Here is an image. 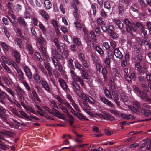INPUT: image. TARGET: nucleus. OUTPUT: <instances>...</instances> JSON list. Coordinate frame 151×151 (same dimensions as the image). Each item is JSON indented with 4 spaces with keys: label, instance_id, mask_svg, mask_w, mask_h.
Segmentation results:
<instances>
[{
    "label": "nucleus",
    "instance_id": "2eb2a0df",
    "mask_svg": "<svg viewBox=\"0 0 151 151\" xmlns=\"http://www.w3.org/2000/svg\"><path fill=\"white\" fill-rule=\"evenodd\" d=\"M113 21L119 29H122L123 28V24L121 23L120 20L117 19H114L113 20Z\"/></svg>",
    "mask_w": 151,
    "mask_h": 151
},
{
    "label": "nucleus",
    "instance_id": "de8ad7c7",
    "mask_svg": "<svg viewBox=\"0 0 151 151\" xmlns=\"http://www.w3.org/2000/svg\"><path fill=\"white\" fill-rule=\"evenodd\" d=\"M74 24L76 28L79 30H81L82 29V27L80 23L78 22H76Z\"/></svg>",
    "mask_w": 151,
    "mask_h": 151
},
{
    "label": "nucleus",
    "instance_id": "a19ab883",
    "mask_svg": "<svg viewBox=\"0 0 151 151\" xmlns=\"http://www.w3.org/2000/svg\"><path fill=\"white\" fill-rule=\"evenodd\" d=\"M75 66L76 68L77 69H78L79 70H82L83 67L78 62H76L75 63Z\"/></svg>",
    "mask_w": 151,
    "mask_h": 151
},
{
    "label": "nucleus",
    "instance_id": "7c9ffc66",
    "mask_svg": "<svg viewBox=\"0 0 151 151\" xmlns=\"http://www.w3.org/2000/svg\"><path fill=\"white\" fill-rule=\"evenodd\" d=\"M102 73L104 78V80L105 81L106 80L107 78V71L105 67H104L102 68Z\"/></svg>",
    "mask_w": 151,
    "mask_h": 151
},
{
    "label": "nucleus",
    "instance_id": "f03ea898",
    "mask_svg": "<svg viewBox=\"0 0 151 151\" xmlns=\"http://www.w3.org/2000/svg\"><path fill=\"white\" fill-rule=\"evenodd\" d=\"M92 76V73L90 70L88 69L86 70H82L81 76L83 79H88L89 77L91 76Z\"/></svg>",
    "mask_w": 151,
    "mask_h": 151
},
{
    "label": "nucleus",
    "instance_id": "69168bd1",
    "mask_svg": "<svg viewBox=\"0 0 151 151\" xmlns=\"http://www.w3.org/2000/svg\"><path fill=\"white\" fill-rule=\"evenodd\" d=\"M39 50L43 55H45L46 53V52L45 49V48L42 47H40L39 48Z\"/></svg>",
    "mask_w": 151,
    "mask_h": 151
},
{
    "label": "nucleus",
    "instance_id": "a211bd4d",
    "mask_svg": "<svg viewBox=\"0 0 151 151\" xmlns=\"http://www.w3.org/2000/svg\"><path fill=\"white\" fill-rule=\"evenodd\" d=\"M150 141V139H145L141 141L142 143L141 145L140 146V147L142 148L145 147L148 143Z\"/></svg>",
    "mask_w": 151,
    "mask_h": 151
},
{
    "label": "nucleus",
    "instance_id": "6e6d98bb",
    "mask_svg": "<svg viewBox=\"0 0 151 151\" xmlns=\"http://www.w3.org/2000/svg\"><path fill=\"white\" fill-rule=\"evenodd\" d=\"M96 66L97 71L100 72L102 67L101 65L99 63H97L96 64Z\"/></svg>",
    "mask_w": 151,
    "mask_h": 151
},
{
    "label": "nucleus",
    "instance_id": "603ef678",
    "mask_svg": "<svg viewBox=\"0 0 151 151\" xmlns=\"http://www.w3.org/2000/svg\"><path fill=\"white\" fill-rule=\"evenodd\" d=\"M37 42L40 44L42 45L43 44V43L45 42V40L44 38L42 37L41 38H39L37 39Z\"/></svg>",
    "mask_w": 151,
    "mask_h": 151
},
{
    "label": "nucleus",
    "instance_id": "a18cd8bd",
    "mask_svg": "<svg viewBox=\"0 0 151 151\" xmlns=\"http://www.w3.org/2000/svg\"><path fill=\"white\" fill-rule=\"evenodd\" d=\"M59 106L60 108L63 111V112L66 113L67 115L68 114H69L67 109L65 107L60 104L59 105Z\"/></svg>",
    "mask_w": 151,
    "mask_h": 151
},
{
    "label": "nucleus",
    "instance_id": "aec40b11",
    "mask_svg": "<svg viewBox=\"0 0 151 151\" xmlns=\"http://www.w3.org/2000/svg\"><path fill=\"white\" fill-rule=\"evenodd\" d=\"M71 84L73 86V88L76 91H78L80 89V86L78 83L74 81L72 82Z\"/></svg>",
    "mask_w": 151,
    "mask_h": 151
},
{
    "label": "nucleus",
    "instance_id": "ea45409f",
    "mask_svg": "<svg viewBox=\"0 0 151 151\" xmlns=\"http://www.w3.org/2000/svg\"><path fill=\"white\" fill-rule=\"evenodd\" d=\"M26 47L29 50V53L31 54H32L33 52V50L32 47L31 45L29 44H27Z\"/></svg>",
    "mask_w": 151,
    "mask_h": 151
},
{
    "label": "nucleus",
    "instance_id": "6e6552de",
    "mask_svg": "<svg viewBox=\"0 0 151 151\" xmlns=\"http://www.w3.org/2000/svg\"><path fill=\"white\" fill-rule=\"evenodd\" d=\"M121 116L122 118L126 119H134L135 118V117L134 116L128 114L122 113L121 114Z\"/></svg>",
    "mask_w": 151,
    "mask_h": 151
},
{
    "label": "nucleus",
    "instance_id": "473e14b6",
    "mask_svg": "<svg viewBox=\"0 0 151 151\" xmlns=\"http://www.w3.org/2000/svg\"><path fill=\"white\" fill-rule=\"evenodd\" d=\"M105 96L109 99H112V96L109 91L107 89H105L104 91Z\"/></svg>",
    "mask_w": 151,
    "mask_h": 151
},
{
    "label": "nucleus",
    "instance_id": "c03bdc74",
    "mask_svg": "<svg viewBox=\"0 0 151 151\" xmlns=\"http://www.w3.org/2000/svg\"><path fill=\"white\" fill-rule=\"evenodd\" d=\"M39 67L42 71V72L44 73V74L46 75H48L47 72V71L45 70L44 67L41 64H40L39 65Z\"/></svg>",
    "mask_w": 151,
    "mask_h": 151
},
{
    "label": "nucleus",
    "instance_id": "f3484780",
    "mask_svg": "<svg viewBox=\"0 0 151 151\" xmlns=\"http://www.w3.org/2000/svg\"><path fill=\"white\" fill-rule=\"evenodd\" d=\"M45 7L46 9H49L52 7V5L49 0H45L44 1Z\"/></svg>",
    "mask_w": 151,
    "mask_h": 151
},
{
    "label": "nucleus",
    "instance_id": "3c124183",
    "mask_svg": "<svg viewBox=\"0 0 151 151\" xmlns=\"http://www.w3.org/2000/svg\"><path fill=\"white\" fill-rule=\"evenodd\" d=\"M32 93L34 96L35 98L39 102H40L41 101L40 99L39 98L36 92L35 91H32Z\"/></svg>",
    "mask_w": 151,
    "mask_h": 151
},
{
    "label": "nucleus",
    "instance_id": "e433bc0d",
    "mask_svg": "<svg viewBox=\"0 0 151 151\" xmlns=\"http://www.w3.org/2000/svg\"><path fill=\"white\" fill-rule=\"evenodd\" d=\"M25 109L26 110L27 113H29L32 112L34 114H36L35 111L32 108L29 106H27L25 108Z\"/></svg>",
    "mask_w": 151,
    "mask_h": 151
},
{
    "label": "nucleus",
    "instance_id": "2f4dec72",
    "mask_svg": "<svg viewBox=\"0 0 151 151\" xmlns=\"http://www.w3.org/2000/svg\"><path fill=\"white\" fill-rule=\"evenodd\" d=\"M1 59L3 61L9 65H11V63L9 59L6 56L4 55L1 56Z\"/></svg>",
    "mask_w": 151,
    "mask_h": 151
},
{
    "label": "nucleus",
    "instance_id": "bb28decb",
    "mask_svg": "<svg viewBox=\"0 0 151 151\" xmlns=\"http://www.w3.org/2000/svg\"><path fill=\"white\" fill-rule=\"evenodd\" d=\"M16 70L20 78L22 79H24V76L22 70L19 68H18Z\"/></svg>",
    "mask_w": 151,
    "mask_h": 151
},
{
    "label": "nucleus",
    "instance_id": "0eeeda50",
    "mask_svg": "<svg viewBox=\"0 0 151 151\" xmlns=\"http://www.w3.org/2000/svg\"><path fill=\"white\" fill-rule=\"evenodd\" d=\"M114 53L115 56L117 58L121 59L123 57L122 53L118 48H116L114 49Z\"/></svg>",
    "mask_w": 151,
    "mask_h": 151
},
{
    "label": "nucleus",
    "instance_id": "864d4df0",
    "mask_svg": "<svg viewBox=\"0 0 151 151\" xmlns=\"http://www.w3.org/2000/svg\"><path fill=\"white\" fill-rule=\"evenodd\" d=\"M7 6L10 11L13 12L14 6L12 4L8 3L7 4Z\"/></svg>",
    "mask_w": 151,
    "mask_h": 151
},
{
    "label": "nucleus",
    "instance_id": "4c0bfd02",
    "mask_svg": "<svg viewBox=\"0 0 151 151\" xmlns=\"http://www.w3.org/2000/svg\"><path fill=\"white\" fill-rule=\"evenodd\" d=\"M2 79L4 82V83L7 85L9 86L10 85L11 83L10 81L6 76H4L2 77Z\"/></svg>",
    "mask_w": 151,
    "mask_h": 151
},
{
    "label": "nucleus",
    "instance_id": "ddd939ff",
    "mask_svg": "<svg viewBox=\"0 0 151 151\" xmlns=\"http://www.w3.org/2000/svg\"><path fill=\"white\" fill-rule=\"evenodd\" d=\"M13 53L15 58L16 61L17 63H19L20 60V54L17 51L15 50L14 51Z\"/></svg>",
    "mask_w": 151,
    "mask_h": 151
},
{
    "label": "nucleus",
    "instance_id": "5701e85b",
    "mask_svg": "<svg viewBox=\"0 0 151 151\" xmlns=\"http://www.w3.org/2000/svg\"><path fill=\"white\" fill-rule=\"evenodd\" d=\"M95 49L97 52L100 55L102 56L104 53V52L102 49L99 46H96L95 47Z\"/></svg>",
    "mask_w": 151,
    "mask_h": 151
},
{
    "label": "nucleus",
    "instance_id": "9d476101",
    "mask_svg": "<svg viewBox=\"0 0 151 151\" xmlns=\"http://www.w3.org/2000/svg\"><path fill=\"white\" fill-rule=\"evenodd\" d=\"M104 119L106 120H113L114 119V118L109 114L106 112L103 113Z\"/></svg>",
    "mask_w": 151,
    "mask_h": 151
},
{
    "label": "nucleus",
    "instance_id": "72a5a7b5",
    "mask_svg": "<svg viewBox=\"0 0 151 151\" xmlns=\"http://www.w3.org/2000/svg\"><path fill=\"white\" fill-rule=\"evenodd\" d=\"M81 95L82 98L85 101H87L88 99H89V97L90 96L88 95H86L83 93H81Z\"/></svg>",
    "mask_w": 151,
    "mask_h": 151
},
{
    "label": "nucleus",
    "instance_id": "20e7f679",
    "mask_svg": "<svg viewBox=\"0 0 151 151\" xmlns=\"http://www.w3.org/2000/svg\"><path fill=\"white\" fill-rule=\"evenodd\" d=\"M4 110L3 107L0 106V117L6 123L9 124L11 127H13V124L8 123L6 121V119L4 116Z\"/></svg>",
    "mask_w": 151,
    "mask_h": 151
},
{
    "label": "nucleus",
    "instance_id": "dca6fc26",
    "mask_svg": "<svg viewBox=\"0 0 151 151\" xmlns=\"http://www.w3.org/2000/svg\"><path fill=\"white\" fill-rule=\"evenodd\" d=\"M22 83L25 88V89L28 92H29L31 91V88L29 86L28 83L25 81H22Z\"/></svg>",
    "mask_w": 151,
    "mask_h": 151
},
{
    "label": "nucleus",
    "instance_id": "5fc2aeb1",
    "mask_svg": "<svg viewBox=\"0 0 151 151\" xmlns=\"http://www.w3.org/2000/svg\"><path fill=\"white\" fill-rule=\"evenodd\" d=\"M142 88L145 91H148L149 88L148 86L144 83H142L141 85Z\"/></svg>",
    "mask_w": 151,
    "mask_h": 151
},
{
    "label": "nucleus",
    "instance_id": "49530a36",
    "mask_svg": "<svg viewBox=\"0 0 151 151\" xmlns=\"http://www.w3.org/2000/svg\"><path fill=\"white\" fill-rule=\"evenodd\" d=\"M121 100L124 102H127L128 100V98L125 94L123 93L121 94Z\"/></svg>",
    "mask_w": 151,
    "mask_h": 151
},
{
    "label": "nucleus",
    "instance_id": "8fccbe9b",
    "mask_svg": "<svg viewBox=\"0 0 151 151\" xmlns=\"http://www.w3.org/2000/svg\"><path fill=\"white\" fill-rule=\"evenodd\" d=\"M128 107L129 109L131 111L134 113H138L139 112L138 110L135 108L134 106H128Z\"/></svg>",
    "mask_w": 151,
    "mask_h": 151
},
{
    "label": "nucleus",
    "instance_id": "0e129e2a",
    "mask_svg": "<svg viewBox=\"0 0 151 151\" xmlns=\"http://www.w3.org/2000/svg\"><path fill=\"white\" fill-rule=\"evenodd\" d=\"M134 91L138 95H139L141 94V91L138 87H135L134 89Z\"/></svg>",
    "mask_w": 151,
    "mask_h": 151
},
{
    "label": "nucleus",
    "instance_id": "c85d7f7f",
    "mask_svg": "<svg viewBox=\"0 0 151 151\" xmlns=\"http://www.w3.org/2000/svg\"><path fill=\"white\" fill-rule=\"evenodd\" d=\"M4 88H5L6 91L11 95L13 96V98L15 97V93L13 92L11 89L8 88L6 87L5 86Z\"/></svg>",
    "mask_w": 151,
    "mask_h": 151
},
{
    "label": "nucleus",
    "instance_id": "7ed1b4c3",
    "mask_svg": "<svg viewBox=\"0 0 151 151\" xmlns=\"http://www.w3.org/2000/svg\"><path fill=\"white\" fill-rule=\"evenodd\" d=\"M143 107L141 109V112L145 116H147L151 114V111L145 109V108L148 109L149 108L148 105L146 103H144L143 104Z\"/></svg>",
    "mask_w": 151,
    "mask_h": 151
},
{
    "label": "nucleus",
    "instance_id": "f8f14e48",
    "mask_svg": "<svg viewBox=\"0 0 151 151\" xmlns=\"http://www.w3.org/2000/svg\"><path fill=\"white\" fill-rule=\"evenodd\" d=\"M59 82L61 87L63 90H65L67 89L68 88V86L64 80L60 79L59 80Z\"/></svg>",
    "mask_w": 151,
    "mask_h": 151
},
{
    "label": "nucleus",
    "instance_id": "680f3d73",
    "mask_svg": "<svg viewBox=\"0 0 151 151\" xmlns=\"http://www.w3.org/2000/svg\"><path fill=\"white\" fill-rule=\"evenodd\" d=\"M83 65L86 68H88L89 67V64L88 63L86 60H84L81 62Z\"/></svg>",
    "mask_w": 151,
    "mask_h": 151
},
{
    "label": "nucleus",
    "instance_id": "37998d69",
    "mask_svg": "<svg viewBox=\"0 0 151 151\" xmlns=\"http://www.w3.org/2000/svg\"><path fill=\"white\" fill-rule=\"evenodd\" d=\"M116 86L115 83L114 82L111 83V84H110L109 85V88L110 89L112 90V91H114V90L116 88Z\"/></svg>",
    "mask_w": 151,
    "mask_h": 151
},
{
    "label": "nucleus",
    "instance_id": "b1692460",
    "mask_svg": "<svg viewBox=\"0 0 151 151\" xmlns=\"http://www.w3.org/2000/svg\"><path fill=\"white\" fill-rule=\"evenodd\" d=\"M1 44L3 50H5L7 51H9L10 48V46L7 45L4 42H1Z\"/></svg>",
    "mask_w": 151,
    "mask_h": 151
},
{
    "label": "nucleus",
    "instance_id": "09e8293b",
    "mask_svg": "<svg viewBox=\"0 0 151 151\" xmlns=\"http://www.w3.org/2000/svg\"><path fill=\"white\" fill-rule=\"evenodd\" d=\"M52 60L54 65L55 67H56L58 65V60L57 58L55 56H53Z\"/></svg>",
    "mask_w": 151,
    "mask_h": 151
},
{
    "label": "nucleus",
    "instance_id": "6ab92c4d",
    "mask_svg": "<svg viewBox=\"0 0 151 151\" xmlns=\"http://www.w3.org/2000/svg\"><path fill=\"white\" fill-rule=\"evenodd\" d=\"M76 115V116L81 120L83 121L84 120H88V119H87L86 116L80 113H77V114Z\"/></svg>",
    "mask_w": 151,
    "mask_h": 151
},
{
    "label": "nucleus",
    "instance_id": "052dcab7",
    "mask_svg": "<svg viewBox=\"0 0 151 151\" xmlns=\"http://www.w3.org/2000/svg\"><path fill=\"white\" fill-rule=\"evenodd\" d=\"M61 51L59 52L57 50L58 52L56 54V56L58 58L60 59L61 60L63 58V54L61 52Z\"/></svg>",
    "mask_w": 151,
    "mask_h": 151
},
{
    "label": "nucleus",
    "instance_id": "c756f323",
    "mask_svg": "<svg viewBox=\"0 0 151 151\" xmlns=\"http://www.w3.org/2000/svg\"><path fill=\"white\" fill-rule=\"evenodd\" d=\"M35 58L37 60L40 62L42 61V59L41 58V56L39 53L38 52H35Z\"/></svg>",
    "mask_w": 151,
    "mask_h": 151
},
{
    "label": "nucleus",
    "instance_id": "4be33fe9",
    "mask_svg": "<svg viewBox=\"0 0 151 151\" xmlns=\"http://www.w3.org/2000/svg\"><path fill=\"white\" fill-rule=\"evenodd\" d=\"M15 91L16 92L17 95H20L21 93H25V91L22 89L21 88L19 87H17L15 89Z\"/></svg>",
    "mask_w": 151,
    "mask_h": 151
},
{
    "label": "nucleus",
    "instance_id": "423d86ee",
    "mask_svg": "<svg viewBox=\"0 0 151 151\" xmlns=\"http://www.w3.org/2000/svg\"><path fill=\"white\" fill-rule=\"evenodd\" d=\"M41 84L42 87L45 91L49 93L50 92V88L48 84L46 81L44 80L42 81H41Z\"/></svg>",
    "mask_w": 151,
    "mask_h": 151
},
{
    "label": "nucleus",
    "instance_id": "bf43d9fd",
    "mask_svg": "<svg viewBox=\"0 0 151 151\" xmlns=\"http://www.w3.org/2000/svg\"><path fill=\"white\" fill-rule=\"evenodd\" d=\"M79 58L81 62L82 61H83L85 60V57L84 54L82 53H80L79 54Z\"/></svg>",
    "mask_w": 151,
    "mask_h": 151
},
{
    "label": "nucleus",
    "instance_id": "a878e982",
    "mask_svg": "<svg viewBox=\"0 0 151 151\" xmlns=\"http://www.w3.org/2000/svg\"><path fill=\"white\" fill-rule=\"evenodd\" d=\"M53 41L56 46L57 47V50L60 52L61 51V49L60 48V45L58 40L57 38L55 39Z\"/></svg>",
    "mask_w": 151,
    "mask_h": 151
},
{
    "label": "nucleus",
    "instance_id": "13d9d810",
    "mask_svg": "<svg viewBox=\"0 0 151 151\" xmlns=\"http://www.w3.org/2000/svg\"><path fill=\"white\" fill-rule=\"evenodd\" d=\"M24 17L26 19L30 18V15L29 12L27 11H26L24 12Z\"/></svg>",
    "mask_w": 151,
    "mask_h": 151
},
{
    "label": "nucleus",
    "instance_id": "9b49d317",
    "mask_svg": "<svg viewBox=\"0 0 151 151\" xmlns=\"http://www.w3.org/2000/svg\"><path fill=\"white\" fill-rule=\"evenodd\" d=\"M17 19L19 23L24 27H26L27 25V23L23 18L19 17L17 18Z\"/></svg>",
    "mask_w": 151,
    "mask_h": 151
},
{
    "label": "nucleus",
    "instance_id": "4d7b16f0",
    "mask_svg": "<svg viewBox=\"0 0 151 151\" xmlns=\"http://www.w3.org/2000/svg\"><path fill=\"white\" fill-rule=\"evenodd\" d=\"M37 112L38 114H40L42 116L44 115L45 113V111L41 108L39 110H37Z\"/></svg>",
    "mask_w": 151,
    "mask_h": 151
},
{
    "label": "nucleus",
    "instance_id": "774afa93",
    "mask_svg": "<svg viewBox=\"0 0 151 151\" xmlns=\"http://www.w3.org/2000/svg\"><path fill=\"white\" fill-rule=\"evenodd\" d=\"M10 63L11 65H12L16 70L18 68L17 64L14 61L12 60L11 61Z\"/></svg>",
    "mask_w": 151,
    "mask_h": 151
},
{
    "label": "nucleus",
    "instance_id": "e2e57ef3",
    "mask_svg": "<svg viewBox=\"0 0 151 151\" xmlns=\"http://www.w3.org/2000/svg\"><path fill=\"white\" fill-rule=\"evenodd\" d=\"M147 67L145 66L144 65L142 68L141 67L140 72L141 73H144L147 72Z\"/></svg>",
    "mask_w": 151,
    "mask_h": 151
},
{
    "label": "nucleus",
    "instance_id": "cd10ccee",
    "mask_svg": "<svg viewBox=\"0 0 151 151\" xmlns=\"http://www.w3.org/2000/svg\"><path fill=\"white\" fill-rule=\"evenodd\" d=\"M88 145V144H77L75 145V147L79 149H82L83 148H85L86 146Z\"/></svg>",
    "mask_w": 151,
    "mask_h": 151
},
{
    "label": "nucleus",
    "instance_id": "39448f33",
    "mask_svg": "<svg viewBox=\"0 0 151 151\" xmlns=\"http://www.w3.org/2000/svg\"><path fill=\"white\" fill-rule=\"evenodd\" d=\"M23 68L26 75L28 78L29 79H31L32 78V74L29 68L27 65L23 66Z\"/></svg>",
    "mask_w": 151,
    "mask_h": 151
},
{
    "label": "nucleus",
    "instance_id": "338daca9",
    "mask_svg": "<svg viewBox=\"0 0 151 151\" xmlns=\"http://www.w3.org/2000/svg\"><path fill=\"white\" fill-rule=\"evenodd\" d=\"M73 14L76 20H77L78 19L79 17L78 12H73Z\"/></svg>",
    "mask_w": 151,
    "mask_h": 151
},
{
    "label": "nucleus",
    "instance_id": "c9c22d12",
    "mask_svg": "<svg viewBox=\"0 0 151 151\" xmlns=\"http://www.w3.org/2000/svg\"><path fill=\"white\" fill-rule=\"evenodd\" d=\"M67 62L69 66L72 68H74L73 60L71 58H69L67 60Z\"/></svg>",
    "mask_w": 151,
    "mask_h": 151
},
{
    "label": "nucleus",
    "instance_id": "1a4fd4ad",
    "mask_svg": "<svg viewBox=\"0 0 151 151\" xmlns=\"http://www.w3.org/2000/svg\"><path fill=\"white\" fill-rule=\"evenodd\" d=\"M101 100L102 102L110 107H112L113 106V104L111 101L107 99L104 97H101Z\"/></svg>",
    "mask_w": 151,
    "mask_h": 151
},
{
    "label": "nucleus",
    "instance_id": "58836bf2",
    "mask_svg": "<svg viewBox=\"0 0 151 151\" xmlns=\"http://www.w3.org/2000/svg\"><path fill=\"white\" fill-rule=\"evenodd\" d=\"M38 118L36 117L34 115H32L31 116H29L27 117V121H33L35 120H38Z\"/></svg>",
    "mask_w": 151,
    "mask_h": 151
},
{
    "label": "nucleus",
    "instance_id": "79ce46f5",
    "mask_svg": "<svg viewBox=\"0 0 151 151\" xmlns=\"http://www.w3.org/2000/svg\"><path fill=\"white\" fill-rule=\"evenodd\" d=\"M15 41L17 42V45L20 48L22 47V40L21 39L17 38L15 39Z\"/></svg>",
    "mask_w": 151,
    "mask_h": 151
},
{
    "label": "nucleus",
    "instance_id": "f704fd0d",
    "mask_svg": "<svg viewBox=\"0 0 151 151\" xmlns=\"http://www.w3.org/2000/svg\"><path fill=\"white\" fill-rule=\"evenodd\" d=\"M39 26L40 29L41 30L43 34H45L46 29L44 26L41 23L39 22Z\"/></svg>",
    "mask_w": 151,
    "mask_h": 151
},
{
    "label": "nucleus",
    "instance_id": "393cba45",
    "mask_svg": "<svg viewBox=\"0 0 151 151\" xmlns=\"http://www.w3.org/2000/svg\"><path fill=\"white\" fill-rule=\"evenodd\" d=\"M40 13L42 16L45 19L48 20L49 19V16L47 12L44 11H42Z\"/></svg>",
    "mask_w": 151,
    "mask_h": 151
},
{
    "label": "nucleus",
    "instance_id": "412c9836",
    "mask_svg": "<svg viewBox=\"0 0 151 151\" xmlns=\"http://www.w3.org/2000/svg\"><path fill=\"white\" fill-rule=\"evenodd\" d=\"M33 78L36 83H40L41 82L40 76L37 73L34 74L33 75Z\"/></svg>",
    "mask_w": 151,
    "mask_h": 151
},
{
    "label": "nucleus",
    "instance_id": "f257e3e1",
    "mask_svg": "<svg viewBox=\"0 0 151 151\" xmlns=\"http://www.w3.org/2000/svg\"><path fill=\"white\" fill-rule=\"evenodd\" d=\"M71 76L74 81L79 82L82 86H83L84 83L82 79L80 77L77 76L74 71L71 70L70 71Z\"/></svg>",
    "mask_w": 151,
    "mask_h": 151
},
{
    "label": "nucleus",
    "instance_id": "4468645a",
    "mask_svg": "<svg viewBox=\"0 0 151 151\" xmlns=\"http://www.w3.org/2000/svg\"><path fill=\"white\" fill-rule=\"evenodd\" d=\"M124 23L126 25V30L129 32L131 33V29L130 24V21L128 19H126L124 20Z\"/></svg>",
    "mask_w": 151,
    "mask_h": 151
}]
</instances>
